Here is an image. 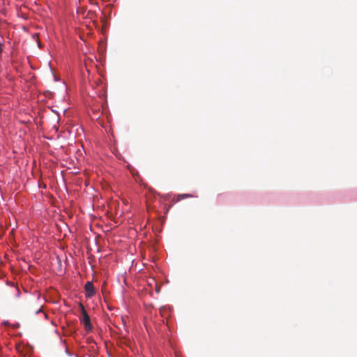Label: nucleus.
<instances>
[{
    "label": "nucleus",
    "instance_id": "obj_1",
    "mask_svg": "<svg viewBox=\"0 0 357 357\" xmlns=\"http://www.w3.org/2000/svg\"><path fill=\"white\" fill-rule=\"evenodd\" d=\"M81 307H82V317L81 318V322L84 324L85 330L87 332H89L92 330V328H93L92 325L91 324L90 317L82 305H81Z\"/></svg>",
    "mask_w": 357,
    "mask_h": 357
},
{
    "label": "nucleus",
    "instance_id": "obj_2",
    "mask_svg": "<svg viewBox=\"0 0 357 357\" xmlns=\"http://www.w3.org/2000/svg\"><path fill=\"white\" fill-rule=\"evenodd\" d=\"M112 14V8L110 6H107L101 13V22H107L110 18Z\"/></svg>",
    "mask_w": 357,
    "mask_h": 357
},
{
    "label": "nucleus",
    "instance_id": "obj_3",
    "mask_svg": "<svg viewBox=\"0 0 357 357\" xmlns=\"http://www.w3.org/2000/svg\"><path fill=\"white\" fill-rule=\"evenodd\" d=\"M86 295L91 297L95 294L94 287L92 282L88 281L84 286Z\"/></svg>",
    "mask_w": 357,
    "mask_h": 357
},
{
    "label": "nucleus",
    "instance_id": "obj_4",
    "mask_svg": "<svg viewBox=\"0 0 357 357\" xmlns=\"http://www.w3.org/2000/svg\"><path fill=\"white\" fill-rule=\"evenodd\" d=\"M84 15V13L82 14ZM95 14L93 12L89 11L86 15H83V19L88 18L91 20V22L95 23L97 22V20L94 18Z\"/></svg>",
    "mask_w": 357,
    "mask_h": 357
},
{
    "label": "nucleus",
    "instance_id": "obj_5",
    "mask_svg": "<svg viewBox=\"0 0 357 357\" xmlns=\"http://www.w3.org/2000/svg\"><path fill=\"white\" fill-rule=\"evenodd\" d=\"M189 197H191V195H190L189 194H181V195H178L176 197L175 199H176V202H179L181 199H183V198Z\"/></svg>",
    "mask_w": 357,
    "mask_h": 357
},
{
    "label": "nucleus",
    "instance_id": "obj_6",
    "mask_svg": "<svg viewBox=\"0 0 357 357\" xmlns=\"http://www.w3.org/2000/svg\"><path fill=\"white\" fill-rule=\"evenodd\" d=\"M86 26L87 29L91 30V26L89 25L86 24Z\"/></svg>",
    "mask_w": 357,
    "mask_h": 357
}]
</instances>
